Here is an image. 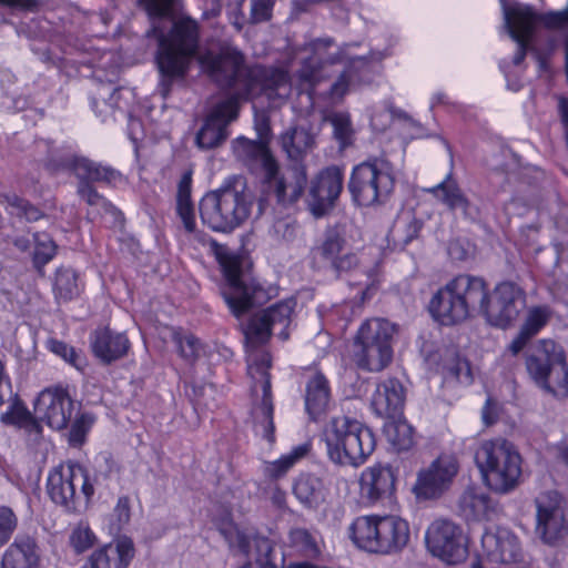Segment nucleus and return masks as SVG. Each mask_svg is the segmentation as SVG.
Here are the masks:
<instances>
[{"mask_svg": "<svg viewBox=\"0 0 568 568\" xmlns=\"http://www.w3.org/2000/svg\"><path fill=\"white\" fill-rule=\"evenodd\" d=\"M49 348L52 353L60 356L63 361H65L68 364H70L71 366L79 371H81L85 365L84 357L80 353H78L72 346H69L68 344L61 341H50Z\"/></svg>", "mask_w": 568, "mask_h": 568, "instance_id": "nucleus-51", "label": "nucleus"}, {"mask_svg": "<svg viewBox=\"0 0 568 568\" xmlns=\"http://www.w3.org/2000/svg\"><path fill=\"white\" fill-rule=\"evenodd\" d=\"M282 146L287 156L292 160H298L315 145V134L308 129L298 125L287 132L281 138Z\"/></svg>", "mask_w": 568, "mask_h": 568, "instance_id": "nucleus-39", "label": "nucleus"}, {"mask_svg": "<svg viewBox=\"0 0 568 568\" xmlns=\"http://www.w3.org/2000/svg\"><path fill=\"white\" fill-rule=\"evenodd\" d=\"M49 32V23L42 20H31L17 29L19 36L23 34L29 39H44Z\"/></svg>", "mask_w": 568, "mask_h": 568, "instance_id": "nucleus-59", "label": "nucleus"}, {"mask_svg": "<svg viewBox=\"0 0 568 568\" xmlns=\"http://www.w3.org/2000/svg\"><path fill=\"white\" fill-rule=\"evenodd\" d=\"M458 462L452 455H442L418 473L414 490L425 499L437 498L448 490L458 473Z\"/></svg>", "mask_w": 568, "mask_h": 568, "instance_id": "nucleus-20", "label": "nucleus"}, {"mask_svg": "<svg viewBox=\"0 0 568 568\" xmlns=\"http://www.w3.org/2000/svg\"><path fill=\"white\" fill-rule=\"evenodd\" d=\"M475 463L485 484L497 493H508L519 483L520 454L504 438L481 442L475 453Z\"/></svg>", "mask_w": 568, "mask_h": 568, "instance_id": "nucleus-8", "label": "nucleus"}, {"mask_svg": "<svg viewBox=\"0 0 568 568\" xmlns=\"http://www.w3.org/2000/svg\"><path fill=\"white\" fill-rule=\"evenodd\" d=\"M396 325L388 320L374 317L366 320L358 328L355 342L366 345L393 346Z\"/></svg>", "mask_w": 568, "mask_h": 568, "instance_id": "nucleus-37", "label": "nucleus"}, {"mask_svg": "<svg viewBox=\"0 0 568 568\" xmlns=\"http://www.w3.org/2000/svg\"><path fill=\"white\" fill-rule=\"evenodd\" d=\"M394 487L395 476L389 466L374 465L361 474V495L369 503H376L392 495Z\"/></svg>", "mask_w": 568, "mask_h": 568, "instance_id": "nucleus-28", "label": "nucleus"}, {"mask_svg": "<svg viewBox=\"0 0 568 568\" xmlns=\"http://www.w3.org/2000/svg\"><path fill=\"white\" fill-rule=\"evenodd\" d=\"M483 422L485 425H493L497 419V403L487 398L481 413Z\"/></svg>", "mask_w": 568, "mask_h": 568, "instance_id": "nucleus-62", "label": "nucleus"}, {"mask_svg": "<svg viewBox=\"0 0 568 568\" xmlns=\"http://www.w3.org/2000/svg\"><path fill=\"white\" fill-rule=\"evenodd\" d=\"M404 402L403 384L396 378H388L377 385L372 396L371 407L376 416L393 419L400 415Z\"/></svg>", "mask_w": 568, "mask_h": 568, "instance_id": "nucleus-26", "label": "nucleus"}, {"mask_svg": "<svg viewBox=\"0 0 568 568\" xmlns=\"http://www.w3.org/2000/svg\"><path fill=\"white\" fill-rule=\"evenodd\" d=\"M52 170L72 169L80 180L78 186L79 196L92 207L97 214L110 213L116 215V209L90 184L91 182L115 183L121 180V174L114 169L101 165L85 158L70 156L61 160L59 163L49 162Z\"/></svg>", "mask_w": 568, "mask_h": 568, "instance_id": "nucleus-13", "label": "nucleus"}, {"mask_svg": "<svg viewBox=\"0 0 568 568\" xmlns=\"http://www.w3.org/2000/svg\"><path fill=\"white\" fill-rule=\"evenodd\" d=\"M425 192L432 194L440 204L445 205L450 212H459L467 220H476L479 216L477 205L473 204L463 192L452 172L436 185L425 189Z\"/></svg>", "mask_w": 568, "mask_h": 568, "instance_id": "nucleus-25", "label": "nucleus"}, {"mask_svg": "<svg viewBox=\"0 0 568 568\" xmlns=\"http://www.w3.org/2000/svg\"><path fill=\"white\" fill-rule=\"evenodd\" d=\"M307 181L305 168L296 164L287 176L278 175V166L262 181L263 195L255 203L253 193L239 179L227 181L217 190L206 193L200 202L204 224L215 232L229 233L243 225L251 216L260 217L273 196L282 205L297 201Z\"/></svg>", "mask_w": 568, "mask_h": 568, "instance_id": "nucleus-2", "label": "nucleus"}, {"mask_svg": "<svg viewBox=\"0 0 568 568\" xmlns=\"http://www.w3.org/2000/svg\"><path fill=\"white\" fill-rule=\"evenodd\" d=\"M489 506V497L480 487H467L459 498V508L467 519H480Z\"/></svg>", "mask_w": 568, "mask_h": 568, "instance_id": "nucleus-41", "label": "nucleus"}, {"mask_svg": "<svg viewBox=\"0 0 568 568\" xmlns=\"http://www.w3.org/2000/svg\"><path fill=\"white\" fill-rule=\"evenodd\" d=\"M426 361L430 367L435 366L447 383L457 382L462 385H469L473 382L468 362L460 358L454 351H446L443 363H437L434 355H429Z\"/></svg>", "mask_w": 568, "mask_h": 568, "instance_id": "nucleus-38", "label": "nucleus"}, {"mask_svg": "<svg viewBox=\"0 0 568 568\" xmlns=\"http://www.w3.org/2000/svg\"><path fill=\"white\" fill-rule=\"evenodd\" d=\"M91 347L101 362L110 364L126 355L130 342L125 334L103 328L92 335Z\"/></svg>", "mask_w": 568, "mask_h": 568, "instance_id": "nucleus-30", "label": "nucleus"}, {"mask_svg": "<svg viewBox=\"0 0 568 568\" xmlns=\"http://www.w3.org/2000/svg\"><path fill=\"white\" fill-rule=\"evenodd\" d=\"M220 264L225 278L222 295L232 314L241 317L254 305L267 298L265 290L245 272L242 261L233 254L220 256Z\"/></svg>", "mask_w": 568, "mask_h": 568, "instance_id": "nucleus-10", "label": "nucleus"}, {"mask_svg": "<svg viewBox=\"0 0 568 568\" xmlns=\"http://www.w3.org/2000/svg\"><path fill=\"white\" fill-rule=\"evenodd\" d=\"M114 515L119 521V525H125L130 520V505L129 499L126 497H121L118 499V503L114 508Z\"/></svg>", "mask_w": 568, "mask_h": 568, "instance_id": "nucleus-61", "label": "nucleus"}, {"mask_svg": "<svg viewBox=\"0 0 568 568\" xmlns=\"http://www.w3.org/2000/svg\"><path fill=\"white\" fill-rule=\"evenodd\" d=\"M536 532L548 545L556 544L565 532L561 496L555 490L544 491L535 500Z\"/></svg>", "mask_w": 568, "mask_h": 568, "instance_id": "nucleus-21", "label": "nucleus"}, {"mask_svg": "<svg viewBox=\"0 0 568 568\" xmlns=\"http://www.w3.org/2000/svg\"><path fill=\"white\" fill-rule=\"evenodd\" d=\"M33 264L40 270L48 264L57 254V244L52 237L44 232L33 234Z\"/></svg>", "mask_w": 568, "mask_h": 568, "instance_id": "nucleus-48", "label": "nucleus"}, {"mask_svg": "<svg viewBox=\"0 0 568 568\" xmlns=\"http://www.w3.org/2000/svg\"><path fill=\"white\" fill-rule=\"evenodd\" d=\"M83 62L88 63L91 68L105 70L111 77H115L123 61L121 54L114 50L95 48L92 57Z\"/></svg>", "mask_w": 568, "mask_h": 568, "instance_id": "nucleus-47", "label": "nucleus"}, {"mask_svg": "<svg viewBox=\"0 0 568 568\" xmlns=\"http://www.w3.org/2000/svg\"><path fill=\"white\" fill-rule=\"evenodd\" d=\"M135 556L134 542L120 536L97 548L81 568H128Z\"/></svg>", "mask_w": 568, "mask_h": 568, "instance_id": "nucleus-24", "label": "nucleus"}, {"mask_svg": "<svg viewBox=\"0 0 568 568\" xmlns=\"http://www.w3.org/2000/svg\"><path fill=\"white\" fill-rule=\"evenodd\" d=\"M343 190V173L337 166L322 170L311 182L312 211L321 216L329 210Z\"/></svg>", "mask_w": 568, "mask_h": 568, "instance_id": "nucleus-22", "label": "nucleus"}, {"mask_svg": "<svg viewBox=\"0 0 568 568\" xmlns=\"http://www.w3.org/2000/svg\"><path fill=\"white\" fill-rule=\"evenodd\" d=\"M425 544L432 556L448 565H457L468 556V540L462 527L447 519H436L428 526Z\"/></svg>", "mask_w": 568, "mask_h": 568, "instance_id": "nucleus-16", "label": "nucleus"}, {"mask_svg": "<svg viewBox=\"0 0 568 568\" xmlns=\"http://www.w3.org/2000/svg\"><path fill=\"white\" fill-rule=\"evenodd\" d=\"M551 311L547 306H534L528 308L520 329L530 338L537 335L548 323Z\"/></svg>", "mask_w": 568, "mask_h": 568, "instance_id": "nucleus-49", "label": "nucleus"}, {"mask_svg": "<svg viewBox=\"0 0 568 568\" xmlns=\"http://www.w3.org/2000/svg\"><path fill=\"white\" fill-rule=\"evenodd\" d=\"M0 419L4 425L23 428L29 434L39 435L41 433V426L36 415L32 416L20 400L11 403L7 410L1 414Z\"/></svg>", "mask_w": 568, "mask_h": 568, "instance_id": "nucleus-42", "label": "nucleus"}, {"mask_svg": "<svg viewBox=\"0 0 568 568\" xmlns=\"http://www.w3.org/2000/svg\"><path fill=\"white\" fill-rule=\"evenodd\" d=\"M233 151L236 158L243 162L258 163L263 170V176L265 174L271 176L276 170L275 160L270 154L266 145L261 141H253L244 136H240L233 141Z\"/></svg>", "mask_w": 568, "mask_h": 568, "instance_id": "nucleus-33", "label": "nucleus"}, {"mask_svg": "<svg viewBox=\"0 0 568 568\" xmlns=\"http://www.w3.org/2000/svg\"><path fill=\"white\" fill-rule=\"evenodd\" d=\"M173 341L179 348L182 357L186 359L195 358L200 352V342L193 335L173 332Z\"/></svg>", "mask_w": 568, "mask_h": 568, "instance_id": "nucleus-55", "label": "nucleus"}, {"mask_svg": "<svg viewBox=\"0 0 568 568\" xmlns=\"http://www.w3.org/2000/svg\"><path fill=\"white\" fill-rule=\"evenodd\" d=\"M0 6L9 8L11 11L38 12L42 8H52L50 0H0Z\"/></svg>", "mask_w": 568, "mask_h": 568, "instance_id": "nucleus-57", "label": "nucleus"}, {"mask_svg": "<svg viewBox=\"0 0 568 568\" xmlns=\"http://www.w3.org/2000/svg\"><path fill=\"white\" fill-rule=\"evenodd\" d=\"M440 105L449 108L454 105V102L452 101L450 97L444 91H436L430 97L429 108L430 110H433Z\"/></svg>", "mask_w": 568, "mask_h": 568, "instance_id": "nucleus-63", "label": "nucleus"}, {"mask_svg": "<svg viewBox=\"0 0 568 568\" xmlns=\"http://www.w3.org/2000/svg\"><path fill=\"white\" fill-rule=\"evenodd\" d=\"M18 527V517L12 508L0 506V547L6 545Z\"/></svg>", "mask_w": 568, "mask_h": 568, "instance_id": "nucleus-53", "label": "nucleus"}, {"mask_svg": "<svg viewBox=\"0 0 568 568\" xmlns=\"http://www.w3.org/2000/svg\"><path fill=\"white\" fill-rule=\"evenodd\" d=\"M42 550L37 540L29 536H18L6 549L1 568H41Z\"/></svg>", "mask_w": 568, "mask_h": 568, "instance_id": "nucleus-29", "label": "nucleus"}, {"mask_svg": "<svg viewBox=\"0 0 568 568\" xmlns=\"http://www.w3.org/2000/svg\"><path fill=\"white\" fill-rule=\"evenodd\" d=\"M537 385L555 396L568 395V367L562 348L551 339H540L526 359Z\"/></svg>", "mask_w": 568, "mask_h": 568, "instance_id": "nucleus-12", "label": "nucleus"}, {"mask_svg": "<svg viewBox=\"0 0 568 568\" xmlns=\"http://www.w3.org/2000/svg\"><path fill=\"white\" fill-rule=\"evenodd\" d=\"M483 556L497 564H513L521 559L517 537L507 528L487 529L481 536Z\"/></svg>", "mask_w": 568, "mask_h": 568, "instance_id": "nucleus-23", "label": "nucleus"}, {"mask_svg": "<svg viewBox=\"0 0 568 568\" xmlns=\"http://www.w3.org/2000/svg\"><path fill=\"white\" fill-rule=\"evenodd\" d=\"M8 203L11 214L19 217H24L29 222L38 221L42 216V213L39 211V209L17 195L9 196Z\"/></svg>", "mask_w": 568, "mask_h": 568, "instance_id": "nucleus-52", "label": "nucleus"}, {"mask_svg": "<svg viewBox=\"0 0 568 568\" xmlns=\"http://www.w3.org/2000/svg\"><path fill=\"white\" fill-rule=\"evenodd\" d=\"M308 452L306 445L293 447L288 453L282 455L278 459L264 464V473L271 478H280L284 476L300 459Z\"/></svg>", "mask_w": 568, "mask_h": 568, "instance_id": "nucleus-43", "label": "nucleus"}, {"mask_svg": "<svg viewBox=\"0 0 568 568\" xmlns=\"http://www.w3.org/2000/svg\"><path fill=\"white\" fill-rule=\"evenodd\" d=\"M485 294L486 282L481 277L458 275L432 297L429 312L439 324L455 325L478 313Z\"/></svg>", "mask_w": 568, "mask_h": 568, "instance_id": "nucleus-7", "label": "nucleus"}, {"mask_svg": "<svg viewBox=\"0 0 568 568\" xmlns=\"http://www.w3.org/2000/svg\"><path fill=\"white\" fill-rule=\"evenodd\" d=\"M298 227L294 220L290 217L276 220L271 230L270 236L278 242H290L297 234Z\"/></svg>", "mask_w": 568, "mask_h": 568, "instance_id": "nucleus-54", "label": "nucleus"}, {"mask_svg": "<svg viewBox=\"0 0 568 568\" xmlns=\"http://www.w3.org/2000/svg\"><path fill=\"white\" fill-rule=\"evenodd\" d=\"M14 94L16 90L0 85V110L19 111L26 106V99L17 98Z\"/></svg>", "mask_w": 568, "mask_h": 568, "instance_id": "nucleus-58", "label": "nucleus"}, {"mask_svg": "<svg viewBox=\"0 0 568 568\" xmlns=\"http://www.w3.org/2000/svg\"><path fill=\"white\" fill-rule=\"evenodd\" d=\"M53 291L60 300H72L80 294L78 274L69 267H59L55 272Z\"/></svg>", "mask_w": 568, "mask_h": 568, "instance_id": "nucleus-45", "label": "nucleus"}, {"mask_svg": "<svg viewBox=\"0 0 568 568\" xmlns=\"http://www.w3.org/2000/svg\"><path fill=\"white\" fill-rule=\"evenodd\" d=\"M74 402L67 388L52 386L43 389L34 402V415L38 422L44 423L54 430L64 429L73 414Z\"/></svg>", "mask_w": 568, "mask_h": 568, "instance_id": "nucleus-19", "label": "nucleus"}, {"mask_svg": "<svg viewBox=\"0 0 568 568\" xmlns=\"http://www.w3.org/2000/svg\"><path fill=\"white\" fill-rule=\"evenodd\" d=\"M219 529L231 548L246 555L248 560L240 568H276L272 558L273 546L267 538L246 534L229 518L222 520Z\"/></svg>", "mask_w": 568, "mask_h": 568, "instance_id": "nucleus-18", "label": "nucleus"}, {"mask_svg": "<svg viewBox=\"0 0 568 568\" xmlns=\"http://www.w3.org/2000/svg\"><path fill=\"white\" fill-rule=\"evenodd\" d=\"M322 438L328 459L343 467L362 466L376 447L371 428L347 416L332 418L324 427Z\"/></svg>", "mask_w": 568, "mask_h": 568, "instance_id": "nucleus-6", "label": "nucleus"}, {"mask_svg": "<svg viewBox=\"0 0 568 568\" xmlns=\"http://www.w3.org/2000/svg\"><path fill=\"white\" fill-rule=\"evenodd\" d=\"M301 68L296 72L297 90L310 91L315 83L327 77L326 69L343 60H349V65L331 85L332 99H342L348 91L366 81V72L371 67L364 57H352L331 38H320L306 43L296 53Z\"/></svg>", "mask_w": 568, "mask_h": 568, "instance_id": "nucleus-5", "label": "nucleus"}, {"mask_svg": "<svg viewBox=\"0 0 568 568\" xmlns=\"http://www.w3.org/2000/svg\"><path fill=\"white\" fill-rule=\"evenodd\" d=\"M395 186L393 164L384 156L373 158L355 165L352 170L348 190L359 206L384 203Z\"/></svg>", "mask_w": 568, "mask_h": 568, "instance_id": "nucleus-9", "label": "nucleus"}, {"mask_svg": "<svg viewBox=\"0 0 568 568\" xmlns=\"http://www.w3.org/2000/svg\"><path fill=\"white\" fill-rule=\"evenodd\" d=\"M97 541V536L91 528L80 523L75 526L69 537V542L74 552L82 554L89 550Z\"/></svg>", "mask_w": 568, "mask_h": 568, "instance_id": "nucleus-50", "label": "nucleus"}, {"mask_svg": "<svg viewBox=\"0 0 568 568\" xmlns=\"http://www.w3.org/2000/svg\"><path fill=\"white\" fill-rule=\"evenodd\" d=\"M485 295L478 313L484 314L490 325L500 328L510 326L526 303L525 292L513 282L498 284L493 293H489L486 286Z\"/></svg>", "mask_w": 568, "mask_h": 568, "instance_id": "nucleus-17", "label": "nucleus"}, {"mask_svg": "<svg viewBox=\"0 0 568 568\" xmlns=\"http://www.w3.org/2000/svg\"><path fill=\"white\" fill-rule=\"evenodd\" d=\"M200 63L219 85L230 90L196 134V145L202 150L216 148L227 138V125L236 119L241 101L264 94L275 103L292 92V80L286 71L262 65L248 68L234 47H223L217 53L209 51L200 57Z\"/></svg>", "mask_w": 568, "mask_h": 568, "instance_id": "nucleus-1", "label": "nucleus"}, {"mask_svg": "<svg viewBox=\"0 0 568 568\" xmlns=\"http://www.w3.org/2000/svg\"><path fill=\"white\" fill-rule=\"evenodd\" d=\"M295 304L293 298L275 303L253 315L245 328L247 373L253 381L251 389L255 396L261 394V403L252 409L253 430L270 445L275 443L274 407L268 375L271 356L260 345L264 344L276 328L280 338L288 337L286 329Z\"/></svg>", "mask_w": 568, "mask_h": 568, "instance_id": "nucleus-3", "label": "nucleus"}, {"mask_svg": "<svg viewBox=\"0 0 568 568\" xmlns=\"http://www.w3.org/2000/svg\"><path fill=\"white\" fill-rule=\"evenodd\" d=\"M148 13V38L156 40L155 62L160 73L158 94L165 100L175 82L186 75L199 50V26L191 18L173 20V0H139Z\"/></svg>", "mask_w": 568, "mask_h": 568, "instance_id": "nucleus-4", "label": "nucleus"}, {"mask_svg": "<svg viewBox=\"0 0 568 568\" xmlns=\"http://www.w3.org/2000/svg\"><path fill=\"white\" fill-rule=\"evenodd\" d=\"M274 0H251V21L254 23L271 18Z\"/></svg>", "mask_w": 568, "mask_h": 568, "instance_id": "nucleus-60", "label": "nucleus"}, {"mask_svg": "<svg viewBox=\"0 0 568 568\" xmlns=\"http://www.w3.org/2000/svg\"><path fill=\"white\" fill-rule=\"evenodd\" d=\"M48 494L53 503L65 510L78 511L89 504L94 494V486L84 467L68 462L50 471Z\"/></svg>", "mask_w": 568, "mask_h": 568, "instance_id": "nucleus-11", "label": "nucleus"}, {"mask_svg": "<svg viewBox=\"0 0 568 568\" xmlns=\"http://www.w3.org/2000/svg\"><path fill=\"white\" fill-rule=\"evenodd\" d=\"M293 494L301 504L315 509L326 501L328 487L316 475L301 474L294 483Z\"/></svg>", "mask_w": 568, "mask_h": 568, "instance_id": "nucleus-36", "label": "nucleus"}, {"mask_svg": "<svg viewBox=\"0 0 568 568\" xmlns=\"http://www.w3.org/2000/svg\"><path fill=\"white\" fill-rule=\"evenodd\" d=\"M382 531V515L359 516L348 528L349 538L359 549L378 555H383Z\"/></svg>", "mask_w": 568, "mask_h": 568, "instance_id": "nucleus-27", "label": "nucleus"}, {"mask_svg": "<svg viewBox=\"0 0 568 568\" xmlns=\"http://www.w3.org/2000/svg\"><path fill=\"white\" fill-rule=\"evenodd\" d=\"M530 339L531 338L527 334L519 329L517 336L511 341L508 348L513 355H517Z\"/></svg>", "mask_w": 568, "mask_h": 568, "instance_id": "nucleus-64", "label": "nucleus"}, {"mask_svg": "<svg viewBox=\"0 0 568 568\" xmlns=\"http://www.w3.org/2000/svg\"><path fill=\"white\" fill-rule=\"evenodd\" d=\"M392 358L393 346L354 343L353 361L359 369L381 372L389 365Z\"/></svg>", "mask_w": 568, "mask_h": 568, "instance_id": "nucleus-35", "label": "nucleus"}, {"mask_svg": "<svg viewBox=\"0 0 568 568\" xmlns=\"http://www.w3.org/2000/svg\"><path fill=\"white\" fill-rule=\"evenodd\" d=\"M324 120L333 126V135L341 150H345L353 143L355 131L347 112H332Z\"/></svg>", "mask_w": 568, "mask_h": 568, "instance_id": "nucleus-44", "label": "nucleus"}, {"mask_svg": "<svg viewBox=\"0 0 568 568\" xmlns=\"http://www.w3.org/2000/svg\"><path fill=\"white\" fill-rule=\"evenodd\" d=\"M331 402V387L327 378L320 372L312 373L305 384V409L312 419L324 414Z\"/></svg>", "mask_w": 568, "mask_h": 568, "instance_id": "nucleus-32", "label": "nucleus"}, {"mask_svg": "<svg viewBox=\"0 0 568 568\" xmlns=\"http://www.w3.org/2000/svg\"><path fill=\"white\" fill-rule=\"evenodd\" d=\"M383 555H396L408 545V523L395 515H383Z\"/></svg>", "mask_w": 568, "mask_h": 568, "instance_id": "nucleus-34", "label": "nucleus"}, {"mask_svg": "<svg viewBox=\"0 0 568 568\" xmlns=\"http://www.w3.org/2000/svg\"><path fill=\"white\" fill-rule=\"evenodd\" d=\"M94 423V418L90 414H81L78 416L70 429L69 442L73 446H80L85 438L89 429Z\"/></svg>", "mask_w": 568, "mask_h": 568, "instance_id": "nucleus-56", "label": "nucleus"}, {"mask_svg": "<svg viewBox=\"0 0 568 568\" xmlns=\"http://www.w3.org/2000/svg\"><path fill=\"white\" fill-rule=\"evenodd\" d=\"M316 252L337 273L354 271L365 275L366 281L361 282L366 287L363 292V297L369 293L376 282L379 270V262L377 260L368 262L365 254L357 256L354 253L346 252L345 241L335 230H328L325 233Z\"/></svg>", "mask_w": 568, "mask_h": 568, "instance_id": "nucleus-14", "label": "nucleus"}, {"mask_svg": "<svg viewBox=\"0 0 568 568\" xmlns=\"http://www.w3.org/2000/svg\"><path fill=\"white\" fill-rule=\"evenodd\" d=\"M285 546L290 555L317 559L322 556L324 541L317 530L295 527L290 529Z\"/></svg>", "mask_w": 568, "mask_h": 568, "instance_id": "nucleus-31", "label": "nucleus"}, {"mask_svg": "<svg viewBox=\"0 0 568 568\" xmlns=\"http://www.w3.org/2000/svg\"><path fill=\"white\" fill-rule=\"evenodd\" d=\"M132 97L131 90L115 88L109 80L108 83L98 85L91 98V106L97 116L103 122L110 118L116 119L118 112L121 114L128 112V135L133 143H138L149 134V131L152 135L154 132L151 128H146L140 118L128 111V104Z\"/></svg>", "mask_w": 568, "mask_h": 568, "instance_id": "nucleus-15", "label": "nucleus"}, {"mask_svg": "<svg viewBox=\"0 0 568 568\" xmlns=\"http://www.w3.org/2000/svg\"><path fill=\"white\" fill-rule=\"evenodd\" d=\"M387 442L396 450H407L413 445V430L406 422H387L384 426Z\"/></svg>", "mask_w": 568, "mask_h": 568, "instance_id": "nucleus-46", "label": "nucleus"}, {"mask_svg": "<svg viewBox=\"0 0 568 568\" xmlns=\"http://www.w3.org/2000/svg\"><path fill=\"white\" fill-rule=\"evenodd\" d=\"M192 178L190 172H185L178 185L176 211L183 222L184 229L193 233L196 227L194 205L191 201Z\"/></svg>", "mask_w": 568, "mask_h": 568, "instance_id": "nucleus-40", "label": "nucleus"}]
</instances>
